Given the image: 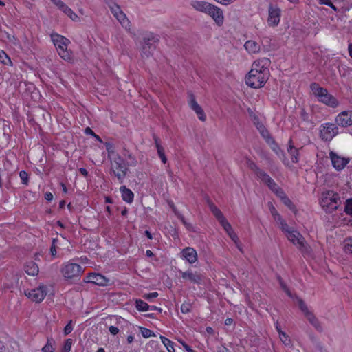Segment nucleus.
I'll return each mask as SVG.
<instances>
[{
  "mask_svg": "<svg viewBox=\"0 0 352 352\" xmlns=\"http://www.w3.org/2000/svg\"><path fill=\"white\" fill-rule=\"evenodd\" d=\"M270 64V60L267 58L255 60L252 65L251 70L246 76V84L249 87L255 89L262 87L270 76L268 69Z\"/></svg>",
  "mask_w": 352,
  "mask_h": 352,
  "instance_id": "1",
  "label": "nucleus"
},
{
  "mask_svg": "<svg viewBox=\"0 0 352 352\" xmlns=\"http://www.w3.org/2000/svg\"><path fill=\"white\" fill-rule=\"evenodd\" d=\"M51 38L59 56L67 61L72 60V52L67 49L68 45L70 43L69 40L58 34H52Z\"/></svg>",
  "mask_w": 352,
  "mask_h": 352,
  "instance_id": "2",
  "label": "nucleus"
},
{
  "mask_svg": "<svg viewBox=\"0 0 352 352\" xmlns=\"http://www.w3.org/2000/svg\"><path fill=\"white\" fill-rule=\"evenodd\" d=\"M311 89L313 94L318 97L321 102L333 108L337 107L339 105L338 100L330 94L326 89L320 87L316 83H312Z\"/></svg>",
  "mask_w": 352,
  "mask_h": 352,
  "instance_id": "3",
  "label": "nucleus"
},
{
  "mask_svg": "<svg viewBox=\"0 0 352 352\" xmlns=\"http://www.w3.org/2000/svg\"><path fill=\"white\" fill-rule=\"evenodd\" d=\"M339 204L340 197L338 194L333 191L322 192L320 204L327 212H331L337 209Z\"/></svg>",
  "mask_w": 352,
  "mask_h": 352,
  "instance_id": "4",
  "label": "nucleus"
},
{
  "mask_svg": "<svg viewBox=\"0 0 352 352\" xmlns=\"http://www.w3.org/2000/svg\"><path fill=\"white\" fill-rule=\"evenodd\" d=\"M110 161L111 173L118 178L120 183H122L128 170V166L124 162V160L120 155L110 159Z\"/></svg>",
  "mask_w": 352,
  "mask_h": 352,
  "instance_id": "5",
  "label": "nucleus"
},
{
  "mask_svg": "<svg viewBox=\"0 0 352 352\" xmlns=\"http://www.w3.org/2000/svg\"><path fill=\"white\" fill-rule=\"evenodd\" d=\"M250 167L253 170L257 177L261 179L268 187L273 191L277 196L279 195V192H283V190L280 188L278 185L274 182L272 178H271L267 173L262 170L259 169L256 165L250 162Z\"/></svg>",
  "mask_w": 352,
  "mask_h": 352,
  "instance_id": "6",
  "label": "nucleus"
},
{
  "mask_svg": "<svg viewBox=\"0 0 352 352\" xmlns=\"http://www.w3.org/2000/svg\"><path fill=\"white\" fill-rule=\"evenodd\" d=\"M60 272L65 278L72 279L80 276L83 273V270L77 263L67 262L61 265Z\"/></svg>",
  "mask_w": 352,
  "mask_h": 352,
  "instance_id": "7",
  "label": "nucleus"
},
{
  "mask_svg": "<svg viewBox=\"0 0 352 352\" xmlns=\"http://www.w3.org/2000/svg\"><path fill=\"white\" fill-rule=\"evenodd\" d=\"M108 6L112 14L116 18L121 25L128 31H130V21L127 19L126 14L122 12L120 6L113 1H110L108 3Z\"/></svg>",
  "mask_w": 352,
  "mask_h": 352,
  "instance_id": "8",
  "label": "nucleus"
},
{
  "mask_svg": "<svg viewBox=\"0 0 352 352\" xmlns=\"http://www.w3.org/2000/svg\"><path fill=\"white\" fill-rule=\"evenodd\" d=\"M287 239L291 241L294 245L302 252H309V247L305 241L304 237L297 230H293L292 232L287 234Z\"/></svg>",
  "mask_w": 352,
  "mask_h": 352,
  "instance_id": "9",
  "label": "nucleus"
},
{
  "mask_svg": "<svg viewBox=\"0 0 352 352\" xmlns=\"http://www.w3.org/2000/svg\"><path fill=\"white\" fill-rule=\"evenodd\" d=\"M338 133V128L333 123H324L320 126V137L324 141H331Z\"/></svg>",
  "mask_w": 352,
  "mask_h": 352,
  "instance_id": "10",
  "label": "nucleus"
},
{
  "mask_svg": "<svg viewBox=\"0 0 352 352\" xmlns=\"http://www.w3.org/2000/svg\"><path fill=\"white\" fill-rule=\"evenodd\" d=\"M297 302L299 308L304 313L309 322L318 331L322 330V327L315 316L311 312L302 299L297 298Z\"/></svg>",
  "mask_w": 352,
  "mask_h": 352,
  "instance_id": "11",
  "label": "nucleus"
},
{
  "mask_svg": "<svg viewBox=\"0 0 352 352\" xmlns=\"http://www.w3.org/2000/svg\"><path fill=\"white\" fill-rule=\"evenodd\" d=\"M47 294V288L44 285L37 288L25 291V295L31 300L36 302H41Z\"/></svg>",
  "mask_w": 352,
  "mask_h": 352,
  "instance_id": "12",
  "label": "nucleus"
},
{
  "mask_svg": "<svg viewBox=\"0 0 352 352\" xmlns=\"http://www.w3.org/2000/svg\"><path fill=\"white\" fill-rule=\"evenodd\" d=\"M281 10L276 6L270 5L268 8L267 24L270 27L277 26L280 21Z\"/></svg>",
  "mask_w": 352,
  "mask_h": 352,
  "instance_id": "13",
  "label": "nucleus"
},
{
  "mask_svg": "<svg viewBox=\"0 0 352 352\" xmlns=\"http://www.w3.org/2000/svg\"><path fill=\"white\" fill-rule=\"evenodd\" d=\"M188 104L190 107V108L195 111V113L197 114L198 118L202 121L204 122L206 120V116L201 108V107L197 103L196 101L195 97L194 94L191 92H189L188 94Z\"/></svg>",
  "mask_w": 352,
  "mask_h": 352,
  "instance_id": "14",
  "label": "nucleus"
},
{
  "mask_svg": "<svg viewBox=\"0 0 352 352\" xmlns=\"http://www.w3.org/2000/svg\"><path fill=\"white\" fill-rule=\"evenodd\" d=\"M157 40L154 36L144 38L142 47V55L143 57H148L153 53L156 47Z\"/></svg>",
  "mask_w": 352,
  "mask_h": 352,
  "instance_id": "15",
  "label": "nucleus"
},
{
  "mask_svg": "<svg viewBox=\"0 0 352 352\" xmlns=\"http://www.w3.org/2000/svg\"><path fill=\"white\" fill-rule=\"evenodd\" d=\"M336 124L342 127L352 125V111H344L340 113L335 119Z\"/></svg>",
  "mask_w": 352,
  "mask_h": 352,
  "instance_id": "16",
  "label": "nucleus"
},
{
  "mask_svg": "<svg viewBox=\"0 0 352 352\" xmlns=\"http://www.w3.org/2000/svg\"><path fill=\"white\" fill-rule=\"evenodd\" d=\"M182 278L185 281H188L194 284H199L202 280V276L200 273L197 271H193L191 269L186 270V272L180 271Z\"/></svg>",
  "mask_w": 352,
  "mask_h": 352,
  "instance_id": "17",
  "label": "nucleus"
},
{
  "mask_svg": "<svg viewBox=\"0 0 352 352\" xmlns=\"http://www.w3.org/2000/svg\"><path fill=\"white\" fill-rule=\"evenodd\" d=\"M86 282L94 283L99 286H107L109 280L100 274H89L86 277Z\"/></svg>",
  "mask_w": 352,
  "mask_h": 352,
  "instance_id": "18",
  "label": "nucleus"
},
{
  "mask_svg": "<svg viewBox=\"0 0 352 352\" xmlns=\"http://www.w3.org/2000/svg\"><path fill=\"white\" fill-rule=\"evenodd\" d=\"M329 157H330V159L331 160L333 167L337 170H340L343 169L346 166V164L349 163L348 159L342 157L338 155L336 153H335L333 151H331L329 153Z\"/></svg>",
  "mask_w": 352,
  "mask_h": 352,
  "instance_id": "19",
  "label": "nucleus"
},
{
  "mask_svg": "<svg viewBox=\"0 0 352 352\" xmlns=\"http://www.w3.org/2000/svg\"><path fill=\"white\" fill-rule=\"evenodd\" d=\"M181 258L185 259L190 264H194L197 261V252L194 248L187 247L182 250Z\"/></svg>",
  "mask_w": 352,
  "mask_h": 352,
  "instance_id": "20",
  "label": "nucleus"
},
{
  "mask_svg": "<svg viewBox=\"0 0 352 352\" xmlns=\"http://www.w3.org/2000/svg\"><path fill=\"white\" fill-rule=\"evenodd\" d=\"M208 14L213 19L217 25L221 26L223 25L224 16L222 10L219 7L212 5Z\"/></svg>",
  "mask_w": 352,
  "mask_h": 352,
  "instance_id": "21",
  "label": "nucleus"
},
{
  "mask_svg": "<svg viewBox=\"0 0 352 352\" xmlns=\"http://www.w3.org/2000/svg\"><path fill=\"white\" fill-rule=\"evenodd\" d=\"M190 4L195 10L205 14H208V12H210V9L212 6L208 2L202 1H192Z\"/></svg>",
  "mask_w": 352,
  "mask_h": 352,
  "instance_id": "22",
  "label": "nucleus"
},
{
  "mask_svg": "<svg viewBox=\"0 0 352 352\" xmlns=\"http://www.w3.org/2000/svg\"><path fill=\"white\" fill-rule=\"evenodd\" d=\"M244 47L251 54H258L261 50L260 44L252 40L247 41L244 44Z\"/></svg>",
  "mask_w": 352,
  "mask_h": 352,
  "instance_id": "23",
  "label": "nucleus"
},
{
  "mask_svg": "<svg viewBox=\"0 0 352 352\" xmlns=\"http://www.w3.org/2000/svg\"><path fill=\"white\" fill-rule=\"evenodd\" d=\"M120 192L122 194V198L124 201L129 204L133 202L134 194L130 189L127 188L125 186H122L120 187Z\"/></svg>",
  "mask_w": 352,
  "mask_h": 352,
  "instance_id": "24",
  "label": "nucleus"
},
{
  "mask_svg": "<svg viewBox=\"0 0 352 352\" xmlns=\"http://www.w3.org/2000/svg\"><path fill=\"white\" fill-rule=\"evenodd\" d=\"M21 275H13L10 283H7L6 287L10 289H19L22 285L23 280Z\"/></svg>",
  "mask_w": 352,
  "mask_h": 352,
  "instance_id": "25",
  "label": "nucleus"
},
{
  "mask_svg": "<svg viewBox=\"0 0 352 352\" xmlns=\"http://www.w3.org/2000/svg\"><path fill=\"white\" fill-rule=\"evenodd\" d=\"M208 206L211 212L217 219L220 224L226 220L221 210L213 203L208 201Z\"/></svg>",
  "mask_w": 352,
  "mask_h": 352,
  "instance_id": "26",
  "label": "nucleus"
},
{
  "mask_svg": "<svg viewBox=\"0 0 352 352\" xmlns=\"http://www.w3.org/2000/svg\"><path fill=\"white\" fill-rule=\"evenodd\" d=\"M208 206L211 212L217 219L220 224L226 220L221 210L213 203L208 201Z\"/></svg>",
  "mask_w": 352,
  "mask_h": 352,
  "instance_id": "27",
  "label": "nucleus"
},
{
  "mask_svg": "<svg viewBox=\"0 0 352 352\" xmlns=\"http://www.w3.org/2000/svg\"><path fill=\"white\" fill-rule=\"evenodd\" d=\"M154 140L158 156L161 159L162 162L164 164H166L167 162V158L165 155L164 148L160 144V140L157 137H154Z\"/></svg>",
  "mask_w": 352,
  "mask_h": 352,
  "instance_id": "28",
  "label": "nucleus"
},
{
  "mask_svg": "<svg viewBox=\"0 0 352 352\" xmlns=\"http://www.w3.org/2000/svg\"><path fill=\"white\" fill-rule=\"evenodd\" d=\"M261 135L265 138L267 141V142L269 144L273 145L272 149L278 154V152L280 151V148L275 144L274 140L270 137V135L267 129H265L264 131H262L261 133H260Z\"/></svg>",
  "mask_w": 352,
  "mask_h": 352,
  "instance_id": "29",
  "label": "nucleus"
},
{
  "mask_svg": "<svg viewBox=\"0 0 352 352\" xmlns=\"http://www.w3.org/2000/svg\"><path fill=\"white\" fill-rule=\"evenodd\" d=\"M25 272L30 276H36L38 274L39 270L38 265L31 261L28 263L25 266Z\"/></svg>",
  "mask_w": 352,
  "mask_h": 352,
  "instance_id": "30",
  "label": "nucleus"
},
{
  "mask_svg": "<svg viewBox=\"0 0 352 352\" xmlns=\"http://www.w3.org/2000/svg\"><path fill=\"white\" fill-rule=\"evenodd\" d=\"M160 340L168 352H175L174 343L163 336H160Z\"/></svg>",
  "mask_w": 352,
  "mask_h": 352,
  "instance_id": "31",
  "label": "nucleus"
},
{
  "mask_svg": "<svg viewBox=\"0 0 352 352\" xmlns=\"http://www.w3.org/2000/svg\"><path fill=\"white\" fill-rule=\"evenodd\" d=\"M278 197L282 200L283 204L287 206L289 209L294 210V206L293 205L292 201L287 197L285 192H279V195Z\"/></svg>",
  "mask_w": 352,
  "mask_h": 352,
  "instance_id": "32",
  "label": "nucleus"
},
{
  "mask_svg": "<svg viewBox=\"0 0 352 352\" xmlns=\"http://www.w3.org/2000/svg\"><path fill=\"white\" fill-rule=\"evenodd\" d=\"M135 307L139 311H146L150 310V306L141 299L136 300Z\"/></svg>",
  "mask_w": 352,
  "mask_h": 352,
  "instance_id": "33",
  "label": "nucleus"
},
{
  "mask_svg": "<svg viewBox=\"0 0 352 352\" xmlns=\"http://www.w3.org/2000/svg\"><path fill=\"white\" fill-rule=\"evenodd\" d=\"M288 152L289 153L292 158V161L294 163H297L298 161V150L294 147L292 145H289L288 148Z\"/></svg>",
  "mask_w": 352,
  "mask_h": 352,
  "instance_id": "34",
  "label": "nucleus"
},
{
  "mask_svg": "<svg viewBox=\"0 0 352 352\" xmlns=\"http://www.w3.org/2000/svg\"><path fill=\"white\" fill-rule=\"evenodd\" d=\"M54 341L52 338H48L46 344L42 348L43 352H53L54 351Z\"/></svg>",
  "mask_w": 352,
  "mask_h": 352,
  "instance_id": "35",
  "label": "nucleus"
},
{
  "mask_svg": "<svg viewBox=\"0 0 352 352\" xmlns=\"http://www.w3.org/2000/svg\"><path fill=\"white\" fill-rule=\"evenodd\" d=\"M0 62L6 65H11L12 61L10 57L3 50H0Z\"/></svg>",
  "mask_w": 352,
  "mask_h": 352,
  "instance_id": "36",
  "label": "nucleus"
},
{
  "mask_svg": "<svg viewBox=\"0 0 352 352\" xmlns=\"http://www.w3.org/2000/svg\"><path fill=\"white\" fill-rule=\"evenodd\" d=\"M279 338L286 346H290L292 345L289 336L285 332H280Z\"/></svg>",
  "mask_w": 352,
  "mask_h": 352,
  "instance_id": "37",
  "label": "nucleus"
},
{
  "mask_svg": "<svg viewBox=\"0 0 352 352\" xmlns=\"http://www.w3.org/2000/svg\"><path fill=\"white\" fill-rule=\"evenodd\" d=\"M105 147H106V149H107V153H108V157L109 159H111L113 157H115L116 155H119V154H118L117 153L115 152L114 147H113V144L111 143L106 142L105 143Z\"/></svg>",
  "mask_w": 352,
  "mask_h": 352,
  "instance_id": "38",
  "label": "nucleus"
},
{
  "mask_svg": "<svg viewBox=\"0 0 352 352\" xmlns=\"http://www.w3.org/2000/svg\"><path fill=\"white\" fill-rule=\"evenodd\" d=\"M344 250L346 253L352 254V238H348L344 240Z\"/></svg>",
  "mask_w": 352,
  "mask_h": 352,
  "instance_id": "39",
  "label": "nucleus"
},
{
  "mask_svg": "<svg viewBox=\"0 0 352 352\" xmlns=\"http://www.w3.org/2000/svg\"><path fill=\"white\" fill-rule=\"evenodd\" d=\"M344 0H318L320 4H324L328 6H330L334 10H336V7L333 5V1L334 2H343Z\"/></svg>",
  "mask_w": 352,
  "mask_h": 352,
  "instance_id": "40",
  "label": "nucleus"
},
{
  "mask_svg": "<svg viewBox=\"0 0 352 352\" xmlns=\"http://www.w3.org/2000/svg\"><path fill=\"white\" fill-rule=\"evenodd\" d=\"M58 8L62 11L64 14H65L68 17L72 14L73 10L69 8L64 2H63Z\"/></svg>",
  "mask_w": 352,
  "mask_h": 352,
  "instance_id": "41",
  "label": "nucleus"
},
{
  "mask_svg": "<svg viewBox=\"0 0 352 352\" xmlns=\"http://www.w3.org/2000/svg\"><path fill=\"white\" fill-rule=\"evenodd\" d=\"M221 226L223 228L225 231L227 232L228 235L231 234L232 233L234 232L231 225L230 223L226 220L223 223H221Z\"/></svg>",
  "mask_w": 352,
  "mask_h": 352,
  "instance_id": "42",
  "label": "nucleus"
},
{
  "mask_svg": "<svg viewBox=\"0 0 352 352\" xmlns=\"http://www.w3.org/2000/svg\"><path fill=\"white\" fill-rule=\"evenodd\" d=\"M140 331L142 336L145 338H148L155 336L154 333L147 328L141 327Z\"/></svg>",
  "mask_w": 352,
  "mask_h": 352,
  "instance_id": "43",
  "label": "nucleus"
},
{
  "mask_svg": "<svg viewBox=\"0 0 352 352\" xmlns=\"http://www.w3.org/2000/svg\"><path fill=\"white\" fill-rule=\"evenodd\" d=\"M344 211L346 214L352 216V198L346 201Z\"/></svg>",
  "mask_w": 352,
  "mask_h": 352,
  "instance_id": "44",
  "label": "nucleus"
},
{
  "mask_svg": "<svg viewBox=\"0 0 352 352\" xmlns=\"http://www.w3.org/2000/svg\"><path fill=\"white\" fill-rule=\"evenodd\" d=\"M175 214L177 217L181 220L183 224L186 227L187 229L190 230L192 228V226L188 223L184 219V216L180 213L177 212L175 210H174Z\"/></svg>",
  "mask_w": 352,
  "mask_h": 352,
  "instance_id": "45",
  "label": "nucleus"
},
{
  "mask_svg": "<svg viewBox=\"0 0 352 352\" xmlns=\"http://www.w3.org/2000/svg\"><path fill=\"white\" fill-rule=\"evenodd\" d=\"M175 214L177 217L181 220L183 224L186 227L187 229L190 230L192 228V226L188 223L184 219V216L180 213L177 212L175 210H174Z\"/></svg>",
  "mask_w": 352,
  "mask_h": 352,
  "instance_id": "46",
  "label": "nucleus"
},
{
  "mask_svg": "<svg viewBox=\"0 0 352 352\" xmlns=\"http://www.w3.org/2000/svg\"><path fill=\"white\" fill-rule=\"evenodd\" d=\"M175 214L177 217L181 220L183 224L186 227L187 229L190 230L192 228V226L188 223L184 219V216L180 213L177 212L175 210H174Z\"/></svg>",
  "mask_w": 352,
  "mask_h": 352,
  "instance_id": "47",
  "label": "nucleus"
},
{
  "mask_svg": "<svg viewBox=\"0 0 352 352\" xmlns=\"http://www.w3.org/2000/svg\"><path fill=\"white\" fill-rule=\"evenodd\" d=\"M72 339H67L63 348V352H69L72 349Z\"/></svg>",
  "mask_w": 352,
  "mask_h": 352,
  "instance_id": "48",
  "label": "nucleus"
},
{
  "mask_svg": "<svg viewBox=\"0 0 352 352\" xmlns=\"http://www.w3.org/2000/svg\"><path fill=\"white\" fill-rule=\"evenodd\" d=\"M279 225H280V229L283 230V232H285L286 236L289 232H292V230H293L292 229H291L289 227V226L286 223V222L285 221H281V223Z\"/></svg>",
  "mask_w": 352,
  "mask_h": 352,
  "instance_id": "49",
  "label": "nucleus"
},
{
  "mask_svg": "<svg viewBox=\"0 0 352 352\" xmlns=\"http://www.w3.org/2000/svg\"><path fill=\"white\" fill-rule=\"evenodd\" d=\"M127 157L129 158V161L127 162L126 165L128 166H135L137 164V160L135 157H133L131 154H128Z\"/></svg>",
  "mask_w": 352,
  "mask_h": 352,
  "instance_id": "50",
  "label": "nucleus"
},
{
  "mask_svg": "<svg viewBox=\"0 0 352 352\" xmlns=\"http://www.w3.org/2000/svg\"><path fill=\"white\" fill-rule=\"evenodd\" d=\"M158 296H159L158 293L156 292H154L144 294L143 298L148 300H151L153 298H157Z\"/></svg>",
  "mask_w": 352,
  "mask_h": 352,
  "instance_id": "51",
  "label": "nucleus"
},
{
  "mask_svg": "<svg viewBox=\"0 0 352 352\" xmlns=\"http://www.w3.org/2000/svg\"><path fill=\"white\" fill-rule=\"evenodd\" d=\"M22 184H27L28 182V175L25 171H21L19 173Z\"/></svg>",
  "mask_w": 352,
  "mask_h": 352,
  "instance_id": "52",
  "label": "nucleus"
},
{
  "mask_svg": "<svg viewBox=\"0 0 352 352\" xmlns=\"http://www.w3.org/2000/svg\"><path fill=\"white\" fill-rule=\"evenodd\" d=\"M72 321L70 320L64 328L65 335L69 334L73 330Z\"/></svg>",
  "mask_w": 352,
  "mask_h": 352,
  "instance_id": "53",
  "label": "nucleus"
},
{
  "mask_svg": "<svg viewBox=\"0 0 352 352\" xmlns=\"http://www.w3.org/2000/svg\"><path fill=\"white\" fill-rule=\"evenodd\" d=\"M230 239L234 242V243L236 245L237 248L241 250L239 243V238L237 236V234L235 232L232 233L229 235Z\"/></svg>",
  "mask_w": 352,
  "mask_h": 352,
  "instance_id": "54",
  "label": "nucleus"
},
{
  "mask_svg": "<svg viewBox=\"0 0 352 352\" xmlns=\"http://www.w3.org/2000/svg\"><path fill=\"white\" fill-rule=\"evenodd\" d=\"M280 284L282 289L285 291V292L289 296L292 297V294H291L290 291L289 290V289L287 288V287L286 286V285L285 283H283L281 280H280Z\"/></svg>",
  "mask_w": 352,
  "mask_h": 352,
  "instance_id": "55",
  "label": "nucleus"
},
{
  "mask_svg": "<svg viewBox=\"0 0 352 352\" xmlns=\"http://www.w3.org/2000/svg\"><path fill=\"white\" fill-rule=\"evenodd\" d=\"M109 331L112 335L115 336L118 333L119 329L115 326H110L109 328Z\"/></svg>",
  "mask_w": 352,
  "mask_h": 352,
  "instance_id": "56",
  "label": "nucleus"
},
{
  "mask_svg": "<svg viewBox=\"0 0 352 352\" xmlns=\"http://www.w3.org/2000/svg\"><path fill=\"white\" fill-rule=\"evenodd\" d=\"M73 21L78 22L80 21L79 16L73 11L72 14L69 16Z\"/></svg>",
  "mask_w": 352,
  "mask_h": 352,
  "instance_id": "57",
  "label": "nucleus"
},
{
  "mask_svg": "<svg viewBox=\"0 0 352 352\" xmlns=\"http://www.w3.org/2000/svg\"><path fill=\"white\" fill-rule=\"evenodd\" d=\"M274 221H276L277 223L280 224L281 221H283L284 220L282 219L279 213H276L274 215L272 216Z\"/></svg>",
  "mask_w": 352,
  "mask_h": 352,
  "instance_id": "58",
  "label": "nucleus"
},
{
  "mask_svg": "<svg viewBox=\"0 0 352 352\" xmlns=\"http://www.w3.org/2000/svg\"><path fill=\"white\" fill-rule=\"evenodd\" d=\"M268 207L272 216L278 213V211L276 210L275 207L272 205V203H268Z\"/></svg>",
  "mask_w": 352,
  "mask_h": 352,
  "instance_id": "59",
  "label": "nucleus"
},
{
  "mask_svg": "<svg viewBox=\"0 0 352 352\" xmlns=\"http://www.w3.org/2000/svg\"><path fill=\"white\" fill-rule=\"evenodd\" d=\"M181 311L182 313L184 314H186V313H188L190 311V309H189V306L188 305H184L183 304L182 306H181Z\"/></svg>",
  "mask_w": 352,
  "mask_h": 352,
  "instance_id": "60",
  "label": "nucleus"
},
{
  "mask_svg": "<svg viewBox=\"0 0 352 352\" xmlns=\"http://www.w3.org/2000/svg\"><path fill=\"white\" fill-rule=\"evenodd\" d=\"M54 243H55V239L53 240V245H52V247L50 248V252L52 256H55L56 254V247L54 245Z\"/></svg>",
  "mask_w": 352,
  "mask_h": 352,
  "instance_id": "61",
  "label": "nucleus"
},
{
  "mask_svg": "<svg viewBox=\"0 0 352 352\" xmlns=\"http://www.w3.org/2000/svg\"><path fill=\"white\" fill-rule=\"evenodd\" d=\"M53 197L54 196L51 192H47L45 194V199L47 201H52Z\"/></svg>",
  "mask_w": 352,
  "mask_h": 352,
  "instance_id": "62",
  "label": "nucleus"
},
{
  "mask_svg": "<svg viewBox=\"0 0 352 352\" xmlns=\"http://www.w3.org/2000/svg\"><path fill=\"white\" fill-rule=\"evenodd\" d=\"M0 352H9L8 349L1 341H0Z\"/></svg>",
  "mask_w": 352,
  "mask_h": 352,
  "instance_id": "63",
  "label": "nucleus"
},
{
  "mask_svg": "<svg viewBox=\"0 0 352 352\" xmlns=\"http://www.w3.org/2000/svg\"><path fill=\"white\" fill-rule=\"evenodd\" d=\"M85 133L88 134V135H91L92 136L95 135L94 132L89 127H87L85 129Z\"/></svg>",
  "mask_w": 352,
  "mask_h": 352,
  "instance_id": "64",
  "label": "nucleus"
}]
</instances>
